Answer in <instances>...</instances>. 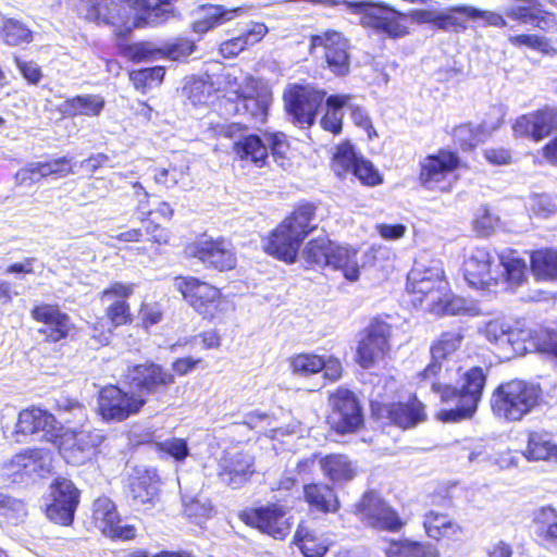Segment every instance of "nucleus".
<instances>
[{
  "label": "nucleus",
  "instance_id": "f257e3e1",
  "mask_svg": "<svg viewBox=\"0 0 557 557\" xmlns=\"http://www.w3.org/2000/svg\"><path fill=\"white\" fill-rule=\"evenodd\" d=\"M178 0H81L83 17L108 27L116 39H126L138 28L156 26L174 15Z\"/></svg>",
  "mask_w": 557,
  "mask_h": 557
},
{
  "label": "nucleus",
  "instance_id": "f03ea898",
  "mask_svg": "<svg viewBox=\"0 0 557 557\" xmlns=\"http://www.w3.org/2000/svg\"><path fill=\"white\" fill-rule=\"evenodd\" d=\"M318 211L319 207L313 201L296 202L262 238V250L286 264L295 263L305 239L318 230Z\"/></svg>",
  "mask_w": 557,
  "mask_h": 557
},
{
  "label": "nucleus",
  "instance_id": "7ed1b4c3",
  "mask_svg": "<svg viewBox=\"0 0 557 557\" xmlns=\"http://www.w3.org/2000/svg\"><path fill=\"white\" fill-rule=\"evenodd\" d=\"M486 381L487 374L484 369L473 366L460 376L459 386L434 383L433 392L440 395L442 403H455L454 408L437 411V420L444 423H456L471 419L482 400Z\"/></svg>",
  "mask_w": 557,
  "mask_h": 557
},
{
  "label": "nucleus",
  "instance_id": "20e7f679",
  "mask_svg": "<svg viewBox=\"0 0 557 557\" xmlns=\"http://www.w3.org/2000/svg\"><path fill=\"white\" fill-rule=\"evenodd\" d=\"M544 391L539 383L510 379L499 383L490 398L491 410L499 420L516 423L542 406Z\"/></svg>",
  "mask_w": 557,
  "mask_h": 557
},
{
  "label": "nucleus",
  "instance_id": "39448f33",
  "mask_svg": "<svg viewBox=\"0 0 557 557\" xmlns=\"http://www.w3.org/2000/svg\"><path fill=\"white\" fill-rule=\"evenodd\" d=\"M357 255L356 249L339 245L326 235L309 239L301 250L307 269L338 270L349 282H356L360 276Z\"/></svg>",
  "mask_w": 557,
  "mask_h": 557
},
{
  "label": "nucleus",
  "instance_id": "423d86ee",
  "mask_svg": "<svg viewBox=\"0 0 557 557\" xmlns=\"http://www.w3.org/2000/svg\"><path fill=\"white\" fill-rule=\"evenodd\" d=\"M174 286L203 321L213 322L224 315L227 298L214 284L193 275H177Z\"/></svg>",
  "mask_w": 557,
  "mask_h": 557
},
{
  "label": "nucleus",
  "instance_id": "0eeeda50",
  "mask_svg": "<svg viewBox=\"0 0 557 557\" xmlns=\"http://www.w3.org/2000/svg\"><path fill=\"white\" fill-rule=\"evenodd\" d=\"M325 424L331 433L339 436L355 434L363 429V407L354 391L338 386L329 393Z\"/></svg>",
  "mask_w": 557,
  "mask_h": 557
},
{
  "label": "nucleus",
  "instance_id": "6e6552de",
  "mask_svg": "<svg viewBox=\"0 0 557 557\" xmlns=\"http://www.w3.org/2000/svg\"><path fill=\"white\" fill-rule=\"evenodd\" d=\"M106 434L100 429H60L53 445L67 465L84 466L97 459Z\"/></svg>",
  "mask_w": 557,
  "mask_h": 557
},
{
  "label": "nucleus",
  "instance_id": "1a4fd4ad",
  "mask_svg": "<svg viewBox=\"0 0 557 557\" xmlns=\"http://www.w3.org/2000/svg\"><path fill=\"white\" fill-rule=\"evenodd\" d=\"M352 513L361 524L375 532L399 533L407 520L374 490L366 491L352 506Z\"/></svg>",
  "mask_w": 557,
  "mask_h": 557
},
{
  "label": "nucleus",
  "instance_id": "9d476101",
  "mask_svg": "<svg viewBox=\"0 0 557 557\" xmlns=\"http://www.w3.org/2000/svg\"><path fill=\"white\" fill-rule=\"evenodd\" d=\"M360 24L391 39H399L410 34L408 18L405 13L371 0H361V3H351Z\"/></svg>",
  "mask_w": 557,
  "mask_h": 557
},
{
  "label": "nucleus",
  "instance_id": "9b49d317",
  "mask_svg": "<svg viewBox=\"0 0 557 557\" xmlns=\"http://www.w3.org/2000/svg\"><path fill=\"white\" fill-rule=\"evenodd\" d=\"M148 399L134 389H124L117 384H107L97 396V413L104 422H123L139 414Z\"/></svg>",
  "mask_w": 557,
  "mask_h": 557
},
{
  "label": "nucleus",
  "instance_id": "f8f14e48",
  "mask_svg": "<svg viewBox=\"0 0 557 557\" xmlns=\"http://www.w3.org/2000/svg\"><path fill=\"white\" fill-rule=\"evenodd\" d=\"M238 518L248 528L275 541H285L293 529V517L277 503L247 507L239 511Z\"/></svg>",
  "mask_w": 557,
  "mask_h": 557
},
{
  "label": "nucleus",
  "instance_id": "ddd939ff",
  "mask_svg": "<svg viewBox=\"0 0 557 557\" xmlns=\"http://www.w3.org/2000/svg\"><path fill=\"white\" fill-rule=\"evenodd\" d=\"M454 508V500L449 495L432 496V507L423 513L422 520L423 531L429 539L446 544L461 541L465 531L450 513Z\"/></svg>",
  "mask_w": 557,
  "mask_h": 557
},
{
  "label": "nucleus",
  "instance_id": "4468645a",
  "mask_svg": "<svg viewBox=\"0 0 557 557\" xmlns=\"http://www.w3.org/2000/svg\"><path fill=\"white\" fill-rule=\"evenodd\" d=\"M391 338L392 325L381 317H374L360 333L355 362L368 370L385 361L391 351Z\"/></svg>",
  "mask_w": 557,
  "mask_h": 557
},
{
  "label": "nucleus",
  "instance_id": "2eb2a0df",
  "mask_svg": "<svg viewBox=\"0 0 557 557\" xmlns=\"http://www.w3.org/2000/svg\"><path fill=\"white\" fill-rule=\"evenodd\" d=\"M371 414L375 421L401 431L414 429L428 420L426 406L416 394L405 400L375 403Z\"/></svg>",
  "mask_w": 557,
  "mask_h": 557
},
{
  "label": "nucleus",
  "instance_id": "dca6fc26",
  "mask_svg": "<svg viewBox=\"0 0 557 557\" xmlns=\"http://www.w3.org/2000/svg\"><path fill=\"white\" fill-rule=\"evenodd\" d=\"M326 90L312 85L293 84L283 95L284 110L290 116L293 124L310 128L324 102Z\"/></svg>",
  "mask_w": 557,
  "mask_h": 557
},
{
  "label": "nucleus",
  "instance_id": "f3484780",
  "mask_svg": "<svg viewBox=\"0 0 557 557\" xmlns=\"http://www.w3.org/2000/svg\"><path fill=\"white\" fill-rule=\"evenodd\" d=\"M81 490L66 476H55L49 485V498L44 507L46 518L60 527H71L81 503Z\"/></svg>",
  "mask_w": 557,
  "mask_h": 557
},
{
  "label": "nucleus",
  "instance_id": "a211bd4d",
  "mask_svg": "<svg viewBox=\"0 0 557 557\" xmlns=\"http://www.w3.org/2000/svg\"><path fill=\"white\" fill-rule=\"evenodd\" d=\"M406 292L414 307L425 305L430 311H447L449 283L442 274L411 272L408 275Z\"/></svg>",
  "mask_w": 557,
  "mask_h": 557
},
{
  "label": "nucleus",
  "instance_id": "6ab92c4d",
  "mask_svg": "<svg viewBox=\"0 0 557 557\" xmlns=\"http://www.w3.org/2000/svg\"><path fill=\"white\" fill-rule=\"evenodd\" d=\"M125 383L143 398L165 392L175 382L172 371L151 359L131 364L124 373Z\"/></svg>",
  "mask_w": 557,
  "mask_h": 557
},
{
  "label": "nucleus",
  "instance_id": "aec40b11",
  "mask_svg": "<svg viewBox=\"0 0 557 557\" xmlns=\"http://www.w3.org/2000/svg\"><path fill=\"white\" fill-rule=\"evenodd\" d=\"M29 313L40 324L37 333L48 345L65 342L75 334L76 325L72 318L57 304H36Z\"/></svg>",
  "mask_w": 557,
  "mask_h": 557
},
{
  "label": "nucleus",
  "instance_id": "412c9836",
  "mask_svg": "<svg viewBox=\"0 0 557 557\" xmlns=\"http://www.w3.org/2000/svg\"><path fill=\"white\" fill-rule=\"evenodd\" d=\"M230 90H225L223 98L227 97L228 102H244L245 110L252 119L261 123L267 121L269 108L272 103L271 91L252 75L244 78L243 85H238L236 79L228 81Z\"/></svg>",
  "mask_w": 557,
  "mask_h": 557
},
{
  "label": "nucleus",
  "instance_id": "4be33fe9",
  "mask_svg": "<svg viewBox=\"0 0 557 557\" xmlns=\"http://www.w3.org/2000/svg\"><path fill=\"white\" fill-rule=\"evenodd\" d=\"M461 168H466V164L456 150L440 148L420 160L417 178L424 189L433 190Z\"/></svg>",
  "mask_w": 557,
  "mask_h": 557
},
{
  "label": "nucleus",
  "instance_id": "5701e85b",
  "mask_svg": "<svg viewBox=\"0 0 557 557\" xmlns=\"http://www.w3.org/2000/svg\"><path fill=\"white\" fill-rule=\"evenodd\" d=\"M190 256L207 270L227 272L236 268L237 257L232 242L223 236L208 237L189 246Z\"/></svg>",
  "mask_w": 557,
  "mask_h": 557
},
{
  "label": "nucleus",
  "instance_id": "b1692460",
  "mask_svg": "<svg viewBox=\"0 0 557 557\" xmlns=\"http://www.w3.org/2000/svg\"><path fill=\"white\" fill-rule=\"evenodd\" d=\"M311 47L323 48V59L326 67L337 77H345L350 73V44L343 33L327 29L310 38Z\"/></svg>",
  "mask_w": 557,
  "mask_h": 557
},
{
  "label": "nucleus",
  "instance_id": "393cba45",
  "mask_svg": "<svg viewBox=\"0 0 557 557\" xmlns=\"http://www.w3.org/2000/svg\"><path fill=\"white\" fill-rule=\"evenodd\" d=\"M134 289V283L114 281L99 293L101 301L112 300L104 309V318L114 330L131 325L134 321L131 304L128 302Z\"/></svg>",
  "mask_w": 557,
  "mask_h": 557
},
{
  "label": "nucleus",
  "instance_id": "a878e982",
  "mask_svg": "<svg viewBox=\"0 0 557 557\" xmlns=\"http://www.w3.org/2000/svg\"><path fill=\"white\" fill-rule=\"evenodd\" d=\"M152 210L143 212L139 221L141 227H131L111 236V239L126 247L132 244H149L150 248H158L169 243L170 232L166 227L151 219Z\"/></svg>",
  "mask_w": 557,
  "mask_h": 557
},
{
  "label": "nucleus",
  "instance_id": "bb28decb",
  "mask_svg": "<svg viewBox=\"0 0 557 557\" xmlns=\"http://www.w3.org/2000/svg\"><path fill=\"white\" fill-rule=\"evenodd\" d=\"M60 429L53 413L38 406H29L18 412L14 433L24 436L42 433L52 442Z\"/></svg>",
  "mask_w": 557,
  "mask_h": 557
},
{
  "label": "nucleus",
  "instance_id": "cd10ccee",
  "mask_svg": "<svg viewBox=\"0 0 557 557\" xmlns=\"http://www.w3.org/2000/svg\"><path fill=\"white\" fill-rule=\"evenodd\" d=\"M494 257L485 247L474 248L462 263V274L467 283L478 289H486L497 283L492 274Z\"/></svg>",
  "mask_w": 557,
  "mask_h": 557
},
{
  "label": "nucleus",
  "instance_id": "c85d7f7f",
  "mask_svg": "<svg viewBox=\"0 0 557 557\" xmlns=\"http://www.w3.org/2000/svg\"><path fill=\"white\" fill-rule=\"evenodd\" d=\"M302 499L309 511L320 515H333L341 509V499L335 487L326 482L313 481L304 484Z\"/></svg>",
  "mask_w": 557,
  "mask_h": 557
},
{
  "label": "nucleus",
  "instance_id": "c756f323",
  "mask_svg": "<svg viewBox=\"0 0 557 557\" xmlns=\"http://www.w3.org/2000/svg\"><path fill=\"white\" fill-rule=\"evenodd\" d=\"M319 467L325 480L333 486L345 485L359 474L358 462L345 453L323 454Z\"/></svg>",
  "mask_w": 557,
  "mask_h": 557
},
{
  "label": "nucleus",
  "instance_id": "7c9ffc66",
  "mask_svg": "<svg viewBox=\"0 0 557 557\" xmlns=\"http://www.w3.org/2000/svg\"><path fill=\"white\" fill-rule=\"evenodd\" d=\"M253 472V458L244 451H236L223 457L218 475L227 485L238 488L250 480Z\"/></svg>",
  "mask_w": 557,
  "mask_h": 557
},
{
  "label": "nucleus",
  "instance_id": "2f4dec72",
  "mask_svg": "<svg viewBox=\"0 0 557 557\" xmlns=\"http://www.w3.org/2000/svg\"><path fill=\"white\" fill-rule=\"evenodd\" d=\"M243 12L244 9L240 7L227 9L222 4H201L196 10L195 17L190 24V29L196 34L202 35L236 18Z\"/></svg>",
  "mask_w": 557,
  "mask_h": 557
},
{
  "label": "nucleus",
  "instance_id": "473e14b6",
  "mask_svg": "<svg viewBox=\"0 0 557 557\" xmlns=\"http://www.w3.org/2000/svg\"><path fill=\"white\" fill-rule=\"evenodd\" d=\"M232 152L235 160L239 162L249 163L260 169L268 165V145L257 134L240 136L232 144Z\"/></svg>",
  "mask_w": 557,
  "mask_h": 557
},
{
  "label": "nucleus",
  "instance_id": "72a5a7b5",
  "mask_svg": "<svg viewBox=\"0 0 557 557\" xmlns=\"http://www.w3.org/2000/svg\"><path fill=\"white\" fill-rule=\"evenodd\" d=\"M106 107V100L101 95L85 94L66 98L58 106L62 119L76 116L97 117Z\"/></svg>",
  "mask_w": 557,
  "mask_h": 557
},
{
  "label": "nucleus",
  "instance_id": "f704fd0d",
  "mask_svg": "<svg viewBox=\"0 0 557 557\" xmlns=\"http://www.w3.org/2000/svg\"><path fill=\"white\" fill-rule=\"evenodd\" d=\"M352 99L350 94H333L324 96V110L320 117V127L332 134L334 137L339 136L344 129V108L347 107Z\"/></svg>",
  "mask_w": 557,
  "mask_h": 557
},
{
  "label": "nucleus",
  "instance_id": "c9c22d12",
  "mask_svg": "<svg viewBox=\"0 0 557 557\" xmlns=\"http://www.w3.org/2000/svg\"><path fill=\"white\" fill-rule=\"evenodd\" d=\"M383 553L385 557H440L433 544L405 536L385 539Z\"/></svg>",
  "mask_w": 557,
  "mask_h": 557
},
{
  "label": "nucleus",
  "instance_id": "e433bc0d",
  "mask_svg": "<svg viewBox=\"0 0 557 557\" xmlns=\"http://www.w3.org/2000/svg\"><path fill=\"white\" fill-rule=\"evenodd\" d=\"M189 177V163L185 156L174 153L166 166L153 170V182L165 189L185 185Z\"/></svg>",
  "mask_w": 557,
  "mask_h": 557
},
{
  "label": "nucleus",
  "instance_id": "4c0bfd02",
  "mask_svg": "<svg viewBox=\"0 0 557 557\" xmlns=\"http://www.w3.org/2000/svg\"><path fill=\"white\" fill-rule=\"evenodd\" d=\"M523 457L529 461H555L557 462V444L552 434L544 430L528 432V440Z\"/></svg>",
  "mask_w": 557,
  "mask_h": 557
},
{
  "label": "nucleus",
  "instance_id": "58836bf2",
  "mask_svg": "<svg viewBox=\"0 0 557 557\" xmlns=\"http://www.w3.org/2000/svg\"><path fill=\"white\" fill-rule=\"evenodd\" d=\"M225 90H230V87L224 89L215 87L209 75L194 76L183 87L185 96L194 106L208 104L211 98L215 97L220 100L221 107L224 102H228L227 97L223 98Z\"/></svg>",
  "mask_w": 557,
  "mask_h": 557
},
{
  "label": "nucleus",
  "instance_id": "ea45409f",
  "mask_svg": "<svg viewBox=\"0 0 557 557\" xmlns=\"http://www.w3.org/2000/svg\"><path fill=\"white\" fill-rule=\"evenodd\" d=\"M530 270L539 282H557V248L542 247L529 252Z\"/></svg>",
  "mask_w": 557,
  "mask_h": 557
},
{
  "label": "nucleus",
  "instance_id": "a19ab883",
  "mask_svg": "<svg viewBox=\"0 0 557 557\" xmlns=\"http://www.w3.org/2000/svg\"><path fill=\"white\" fill-rule=\"evenodd\" d=\"M487 131L483 124L463 122L453 127L451 137L456 148L462 152H472L486 139Z\"/></svg>",
  "mask_w": 557,
  "mask_h": 557
},
{
  "label": "nucleus",
  "instance_id": "79ce46f5",
  "mask_svg": "<svg viewBox=\"0 0 557 557\" xmlns=\"http://www.w3.org/2000/svg\"><path fill=\"white\" fill-rule=\"evenodd\" d=\"M465 337L466 327L460 324L442 332L430 346L431 357L443 361L448 359L459 350Z\"/></svg>",
  "mask_w": 557,
  "mask_h": 557
},
{
  "label": "nucleus",
  "instance_id": "37998d69",
  "mask_svg": "<svg viewBox=\"0 0 557 557\" xmlns=\"http://www.w3.org/2000/svg\"><path fill=\"white\" fill-rule=\"evenodd\" d=\"M361 154L356 152L355 146L350 140L345 139L334 147L330 159V165L338 178H346L354 171Z\"/></svg>",
  "mask_w": 557,
  "mask_h": 557
},
{
  "label": "nucleus",
  "instance_id": "c03bdc74",
  "mask_svg": "<svg viewBox=\"0 0 557 557\" xmlns=\"http://www.w3.org/2000/svg\"><path fill=\"white\" fill-rule=\"evenodd\" d=\"M535 534L544 544L557 543V509L552 505L542 506L533 512Z\"/></svg>",
  "mask_w": 557,
  "mask_h": 557
},
{
  "label": "nucleus",
  "instance_id": "a18cd8bd",
  "mask_svg": "<svg viewBox=\"0 0 557 557\" xmlns=\"http://www.w3.org/2000/svg\"><path fill=\"white\" fill-rule=\"evenodd\" d=\"M102 533L112 541L129 542L136 539L137 529L134 524L120 525L121 518L113 505L101 511Z\"/></svg>",
  "mask_w": 557,
  "mask_h": 557
},
{
  "label": "nucleus",
  "instance_id": "49530a36",
  "mask_svg": "<svg viewBox=\"0 0 557 557\" xmlns=\"http://www.w3.org/2000/svg\"><path fill=\"white\" fill-rule=\"evenodd\" d=\"M34 40V32L22 21L7 17L0 25V42L8 47H22Z\"/></svg>",
  "mask_w": 557,
  "mask_h": 557
},
{
  "label": "nucleus",
  "instance_id": "de8ad7c7",
  "mask_svg": "<svg viewBox=\"0 0 557 557\" xmlns=\"http://www.w3.org/2000/svg\"><path fill=\"white\" fill-rule=\"evenodd\" d=\"M159 478L156 472L145 470L137 474L131 483L133 499L140 504H153L159 493Z\"/></svg>",
  "mask_w": 557,
  "mask_h": 557
},
{
  "label": "nucleus",
  "instance_id": "09e8293b",
  "mask_svg": "<svg viewBox=\"0 0 557 557\" xmlns=\"http://www.w3.org/2000/svg\"><path fill=\"white\" fill-rule=\"evenodd\" d=\"M534 330L510 327L507 333V341L502 354L504 358L511 359L519 356H524L528 352L534 351L533 345Z\"/></svg>",
  "mask_w": 557,
  "mask_h": 557
},
{
  "label": "nucleus",
  "instance_id": "8fccbe9b",
  "mask_svg": "<svg viewBox=\"0 0 557 557\" xmlns=\"http://www.w3.org/2000/svg\"><path fill=\"white\" fill-rule=\"evenodd\" d=\"M27 172L32 176L63 178L74 173V163L69 157H60L47 161L30 163Z\"/></svg>",
  "mask_w": 557,
  "mask_h": 557
},
{
  "label": "nucleus",
  "instance_id": "3c124183",
  "mask_svg": "<svg viewBox=\"0 0 557 557\" xmlns=\"http://www.w3.org/2000/svg\"><path fill=\"white\" fill-rule=\"evenodd\" d=\"M294 543L299 547L304 557H323L327 552L325 542L302 524L297 527Z\"/></svg>",
  "mask_w": 557,
  "mask_h": 557
},
{
  "label": "nucleus",
  "instance_id": "603ef678",
  "mask_svg": "<svg viewBox=\"0 0 557 557\" xmlns=\"http://www.w3.org/2000/svg\"><path fill=\"white\" fill-rule=\"evenodd\" d=\"M289 369L298 376H312L323 370V356L314 352H298L289 357Z\"/></svg>",
  "mask_w": 557,
  "mask_h": 557
},
{
  "label": "nucleus",
  "instance_id": "864d4df0",
  "mask_svg": "<svg viewBox=\"0 0 557 557\" xmlns=\"http://www.w3.org/2000/svg\"><path fill=\"white\" fill-rule=\"evenodd\" d=\"M535 352L557 366V327L541 326L534 330Z\"/></svg>",
  "mask_w": 557,
  "mask_h": 557
},
{
  "label": "nucleus",
  "instance_id": "5fc2aeb1",
  "mask_svg": "<svg viewBox=\"0 0 557 557\" xmlns=\"http://www.w3.org/2000/svg\"><path fill=\"white\" fill-rule=\"evenodd\" d=\"M42 453L39 448H27L15 454L11 459L14 474L29 475L41 468Z\"/></svg>",
  "mask_w": 557,
  "mask_h": 557
},
{
  "label": "nucleus",
  "instance_id": "6e6d98bb",
  "mask_svg": "<svg viewBox=\"0 0 557 557\" xmlns=\"http://www.w3.org/2000/svg\"><path fill=\"white\" fill-rule=\"evenodd\" d=\"M467 5L450 8L447 12L436 13L434 27L445 32H460L467 28V22L470 21L465 10Z\"/></svg>",
  "mask_w": 557,
  "mask_h": 557
},
{
  "label": "nucleus",
  "instance_id": "4d7b16f0",
  "mask_svg": "<svg viewBox=\"0 0 557 557\" xmlns=\"http://www.w3.org/2000/svg\"><path fill=\"white\" fill-rule=\"evenodd\" d=\"M196 50L194 40L187 37H176L172 41L164 44L158 48V57L173 61H182L187 59Z\"/></svg>",
  "mask_w": 557,
  "mask_h": 557
},
{
  "label": "nucleus",
  "instance_id": "13d9d810",
  "mask_svg": "<svg viewBox=\"0 0 557 557\" xmlns=\"http://www.w3.org/2000/svg\"><path fill=\"white\" fill-rule=\"evenodd\" d=\"M512 131L518 138H529L535 143L542 140L535 110L518 116L512 124Z\"/></svg>",
  "mask_w": 557,
  "mask_h": 557
},
{
  "label": "nucleus",
  "instance_id": "bf43d9fd",
  "mask_svg": "<svg viewBox=\"0 0 557 557\" xmlns=\"http://www.w3.org/2000/svg\"><path fill=\"white\" fill-rule=\"evenodd\" d=\"M154 449L160 457H171L176 461H184L189 455L187 441L180 437H171L154 443Z\"/></svg>",
  "mask_w": 557,
  "mask_h": 557
},
{
  "label": "nucleus",
  "instance_id": "052dcab7",
  "mask_svg": "<svg viewBox=\"0 0 557 557\" xmlns=\"http://www.w3.org/2000/svg\"><path fill=\"white\" fill-rule=\"evenodd\" d=\"M350 175L367 187H375L383 183V175L374 164L363 156H361Z\"/></svg>",
  "mask_w": 557,
  "mask_h": 557
},
{
  "label": "nucleus",
  "instance_id": "680f3d73",
  "mask_svg": "<svg viewBox=\"0 0 557 557\" xmlns=\"http://www.w3.org/2000/svg\"><path fill=\"white\" fill-rule=\"evenodd\" d=\"M119 53L133 63H140L158 57L157 49L150 48L146 41L122 44L119 46Z\"/></svg>",
  "mask_w": 557,
  "mask_h": 557
},
{
  "label": "nucleus",
  "instance_id": "e2e57ef3",
  "mask_svg": "<svg viewBox=\"0 0 557 557\" xmlns=\"http://www.w3.org/2000/svg\"><path fill=\"white\" fill-rule=\"evenodd\" d=\"M164 75L165 67L157 65L132 71L129 78L133 82L135 88L146 89L150 87L152 83L161 84L164 79Z\"/></svg>",
  "mask_w": 557,
  "mask_h": 557
},
{
  "label": "nucleus",
  "instance_id": "0e129e2a",
  "mask_svg": "<svg viewBox=\"0 0 557 557\" xmlns=\"http://www.w3.org/2000/svg\"><path fill=\"white\" fill-rule=\"evenodd\" d=\"M508 42L517 49L527 48L542 53H547L550 48L548 39L539 34L510 35Z\"/></svg>",
  "mask_w": 557,
  "mask_h": 557
},
{
  "label": "nucleus",
  "instance_id": "69168bd1",
  "mask_svg": "<svg viewBox=\"0 0 557 557\" xmlns=\"http://www.w3.org/2000/svg\"><path fill=\"white\" fill-rule=\"evenodd\" d=\"M269 153L271 152L275 162L281 166L288 163L289 143L284 133L275 132L267 135Z\"/></svg>",
  "mask_w": 557,
  "mask_h": 557
},
{
  "label": "nucleus",
  "instance_id": "338daca9",
  "mask_svg": "<svg viewBox=\"0 0 557 557\" xmlns=\"http://www.w3.org/2000/svg\"><path fill=\"white\" fill-rule=\"evenodd\" d=\"M504 277L511 287H517L527 282V263L521 258H510L503 262Z\"/></svg>",
  "mask_w": 557,
  "mask_h": 557
},
{
  "label": "nucleus",
  "instance_id": "774afa93",
  "mask_svg": "<svg viewBox=\"0 0 557 557\" xmlns=\"http://www.w3.org/2000/svg\"><path fill=\"white\" fill-rule=\"evenodd\" d=\"M536 111L542 140L557 132V107L543 106Z\"/></svg>",
  "mask_w": 557,
  "mask_h": 557
}]
</instances>
